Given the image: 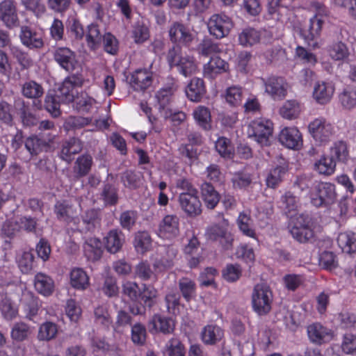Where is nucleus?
I'll return each mask as SVG.
<instances>
[{"label": "nucleus", "instance_id": "obj_1", "mask_svg": "<svg viewBox=\"0 0 356 356\" xmlns=\"http://www.w3.org/2000/svg\"><path fill=\"white\" fill-rule=\"evenodd\" d=\"M122 293L135 304L129 307L134 315L145 314L147 307L150 309L155 305L157 298V291L153 286L143 284L140 287L134 282L123 284Z\"/></svg>", "mask_w": 356, "mask_h": 356}, {"label": "nucleus", "instance_id": "obj_2", "mask_svg": "<svg viewBox=\"0 0 356 356\" xmlns=\"http://www.w3.org/2000/svg\"><path fill=\"white\" fill-rule=\"evenodd\" d=\"M165 58L170 69L176 67L185 77L190 76L197 70V64L193 56L182 55V49L179 46H172L168 50Z\"/></svg>", "mask_w": 356, "mask_h": 356}, {"label": "nucleus", "instance_id": "obj_3", "mask_svg": "<svg viewBox=\"0 0 356 356\" xmlns=\"http://www.w3.org/2000/svg\"><path fill=\"white\" fill-rule=\"evenodd\" d=\"M312 219L306 214H296L291 217L289 227L293 238L300 243H307L314 236L312 229Z\"/></svg>", "mask_w": 356, "mask_h": 356}, {"label": "nucleus", "instance_id": "obj_4", "mask_svg": "<svg viewBox=\"0 0 356 356\" xmlns=\"http://www.w3.org/2000/svg\"><path fill=\"white\" fill-rule=\"evenodd\" d=\"M273 294L270 287L264 284L254 286L252 294V303L254 311L259 316L267 314L271 309Z\"/></svg>", "mask_w": 356, "mask_h": 356}, {"label": "nucleus", "instance_id": "obj_5", "mask_svg": "<svg viewBox=\"0 0 356 356\" xmlns=\"http://www.w3.org/2000/svg\"><path fill=\"white\" fill-rule=\"evenodd\" d=\"M169 38L172 46L189 47L195 39V35L186 24L178 22H172L168 29Z\"/></svg>", "mask_w": 356, "mask_h": 356}, {"label": "nucleus", "instance_id": "obj_6", "mask_svg": "<svg viewBox=\"0 0 356 356\" xmlns=\"http://www.w3.org/2000/svg\"><path fill=\"white\" fill-rule=\"evenodd\" d=\"M337 197L335 186L328 182L316 184L312 193V204L316 207H327L332 204Z\"/></svg>", "mask_w": 356, "mask_h": 356}, {"label": "nucleus", "instance_id": "obj_7", "mask_svg": "<svg viewBox=\"0 0 356 356\" xmlns=\"http://www.w3.org/2000/svg\"><path fill=\"white\" fill-rule=\"evenodd\" d=\"M273 123L270 120H254L248 129V136L261 146H269L273 139Z\"/></svg>", "mask_w": 356, "mask_h": 356}, {"label": "nucleus", "instance_id": "obj_8", "mask_svg": "<svg viewBox=\"0 0 356 356\" xmlns=\"http://www.w3.org/2000/svg\"><path fill=\"white\" fill-rule=\"evenodd\" d=\"M83 83V77L79 74H72L66 77L62 85L56 92L55 96L65 104L72 102L75 99L74 89L81 87Z\"/></svg>", "mask_w": 356, "mask_h": 356}, {"label": "nucleus", "instance_id": "obj_9", "mask_svg": "<svg viewBox=\"0 0 356 356\" xmlns=\"http://www.w3.org/2000/svg\"><path fill=\"white\" fill-rule=\"evenodd\" d=\"M323 24V21L315 15L302 26L298 27L300 35L309 46L315 47L317 45L316 40L320 35Z\"/></svg>", "mask_w": 356, "mask_h": 356}, {"label": "nucleus", "instance_id": "obj_10", "mask_svg": "<svg viewBox=\"0 0 356 356\" xmlns=\"http://www.w3.org/2000/svg\"><path fill=\"white\" fill-rule=\"evenodd\" d=\"M232 27L231 19L225 15L215 14L211 17L208 22L210 34L217 39L227 36Z\"/></svg>", "mask_w": 356, "mask_h": 356}, {"label": "nucleus", "instance_id": "obj_11", "mask_svg": "<svg viewBox=\"0 0 356 356\" xmlns=\"http://www.w3.org/2000/svg\"><path fill=\"white\" fill-rule=\"evenodd\" d=\"M265 86V92L274 100L284 99L287 93L288 85L281 76H270L267 79H261Z\"/></svg>", "mask_w": 356, "mask_h": 356}, {"label": "nucleus", "instance_id": "obj_12", "mask_svg": "<svg viewBox=\"0 0 356 356\" xmlns=\"http://www.w3.org/2000/svg\"><path fill=\"white\" fill-rule=\"evenodd\" d=\"M178 200L181 209L188 217L194 218L202 213V203L197 193H180Z\"/></svg>", "mask_w": 356, "mask_h": 356}, {"label": "nucleus", "instance_id": "obj_13", "mask_svg": "<svg viewBox=\"0 0 356 356\" xmlns=\"http://www.w3.org/2000/svg\"><path fill=\"white\" fill-rule=\"evenodd\" d=\"M54 58L67 72H73L79 66L75 52L67 47L57 48L54 52Z\"/></svg>", "mask_w": 356, "mask_h": 356}, {"label": "nucleus", "instance_id": "obj_14", "mask_svg": "<svg viewBox=\"0 0 356 356\" xmlns=\"http://www.w3.org/2000/svg\"><path fill=\"white\" fill-rule=\"evenodd\" d=\"M0 20L8 29L19 25L17 8L13 0H3L0 3Z\"/></svg>", "mask_w": 356, "mask_h": 356}, {"label": "nucleus", "instance_id": "obj_15", "mask_svg": "<svg viewBox=\"0 0 356 356\" xmlns=\"http://www.w3.org/2000/svg\"><path fill=\"white\" fill-rule=\"evenodd\" d=\"M313 138L319 143L328 141L332 135V127L323 119H316L308 127Z\"/></svg>", "mask_w": 356, "mask_h": 356}, {"label": "nucleus", "instance_id": "obj_16", "mask_svg": "<svg viewBox=\"0 0 356 356\" xmlns=\"http://www.w3.org/2000/svg\"><path fill=\"white\" fill-rule=\"evenodd\" d=\"M159 234L161 237L172 238L179 234V218L176 215L165 216L159 226Z\"/></svg>", "mask_w": 356, "mask_h": 356}, {"label": "nucleus", "instance_id": "obj_17", "mask_svg": "<svg viewBox=\"0 0 356 356\" xmlns=\"http://www.w3.org/2000/svg\"><path fill=\"white\" fill-rule=\"evenodd\" d=\"M307 334L310 341L317 344L329 342L334 337L333 332L321 323H315L307 327Z\"/></svg>", "mask_w": 356, "mask_h": 356}, {"label": "nucleus", "instance_id": "obj_18", "mask_svg": "<svg viewBox=\"0 0 356 356\" xmlns=\"http://www.w3.org/2000/svg\"><path fill=\"white\" fill-rule=\"evenodd\" d=\"M82 149L81 140L78 138L72 137L63 142L59 156L63 161L70 163L74 159V156L80 153Z\"/></svg>", "mask_w": 356, "mask_h": 356}, {"label": "nucleus", "instance_id": "obj_19", "mask_svg": "<svg viewBox=\"0 0 356 356\" xmlns=\"http://www.w3.org/2000/svg\"><path fill=\"white\" fill-rule=\"evenodd\" d=\"M125 242L122 231L113 229L110 230L104 238L105 249L111 254L120 252Z\"/></svg>", "mask_w": 356, "mask_h": 356}, {"label": "nucleus", "instance_id": "obj_20", "mask_svg": "<svg viewBox=\"0 0 356 356\" xmlns=\"http://www.w3.org/2000/svg\"><path fill=\"white\" fill-rule=\"evenodd\" d=\"M174 326V322L171 318L160 314L154 315L147 324L148 330L151 333L161 332L168 334L173 331Z\"/></svg>", "mask_w": 356, "mask_h": 356}, {"label": "nucleus", "instance_id": "obj_21", "mask_svg": "<svg viewBox=\"0 0 356 356\" xmlns=\"http://www.w3.org/2000/svg\"><path fill=\"white\" fill-rule=\"evenodd\" d=\"M279 141L289 149H296L301 145L300 131L295 127H285L280 133Z\"/></svg>", "mask_w": 356, "mask_h": 356}, {"label": "nucleus", "instance_id": "obj_22", "mask_svg": "<svg viewBox=\"0 0 356 356\" xmlns=\"http://www.w3.org/2000/svg\"><path fill=\"white\" fill-rule=\"evenodd\" d=\"M127 79L129 83L136 90H144L152 84V76L146 70H137Z\"/></svg>", "mask_w": 356, "mask_h": 356}, {"label": "nucleus", "instance_id": "obj_23", "mask_svg": "<svg viewBox=\"0 0 356 356\" xmlns=\"http://www.w3.org/2000/svg\"><path fill=\"white\" fill-rule=\"evenodd\" d=\"M185 92L190 101L200 102L206 93L204 81L200 78H193L186 88Z\"/></svg>", "mask_w": 356, "mask_h": 356}, {"label": "nucleus", "instance_id": "obj_24", "mask_svg": "<svg viewBox=\"0 0 356 356\" xmlns=\"http://www.w3.org/2000/svg\"><path fill=\"white\" fill-rule=\"evenodd\" d=\"M201 197L206 207L213 209L219 203L220 195L213 186L208 182H204L200 186Z\"/></svg>", "mask_w": 356, "mask_h": 356}, {"label": "nucleus", "instance_id": "obj_25", "mask_svg": "<svg viewBox=\"0 0 356 356\" xmlns=\"http://www.w3.org/2000/svg\"><path fill=\"white\" fill-rule=\"evenodd\" d=\"M229 69V64L220 58L218 56L213 55L210 60L204 65V74L205 76L213 78L218 74L225 72Z\"/></svg>", "mask_w": 356, "mask_h": 356}, {"label": "nucleus", "instance_id": "obj_26", "mask_svg": "<svg viewBox=\"0 0 356 356\" xmlns=\"http://www.w3.org/2000/svg\"><path fill=\"white\" fill-rule=\"evenodd\" d=\"M19 36L22 44L30 49H40L44 44L40 35L27 26H22Z\"/></svg>", "mask_w": 356, "mask_h": 356}, {"label": "nucleus", "instance_id": "obj_27", "mask_svg": "<svg viewBox=\"0 0 356 356\" xmlns=\"http://www.w3.org/2000/svg\"><path fill=\"white\" fill-rule=\"evenodd\" d=\"M34 287L39 293L49 296L54 292V282L49 275L38 273L35 275Z\"/></svg>", "mask_w": 356, "mask_h": 356}, {"label": "nucleus", "instance_id": "obj_28", "mask_svg": "<svg viewBox=\"0 0 356 356\" xmlns=\"http://www.w3.org/2000/svg\"><path fill=\"white\" fill-rule=\"evenodd\" d=\"M334 90V86L329 83H317L314 88L313 97L321 104H327L330 101Z\"/></svg>", "mask_w": 356, "mask_h": 356}, {"label": "nucleus", "instance_id": "obj_29", "mask_svg": "<svg viewBox=\"0 0 356 356\" xmlns=\"http://www.w3.org/2000/svg\"><path fill=\"white\" fill-rule=\"evenodd\" d=\"M92 158L90 154H86L76 159L74 165V172L76 179L86 176L91 170Z\"/></svg>", "mask_w": 356, "mask_h": 356}, {"label": "nucleus", "instance_id": "obj_30", "mask_svg": "<svg viewBox=\"0 0 356 356\" xmlns=\"http://www.w3.org/2000/svg\"><path fill=\"white\" fill-rule=\"evenodd\" d=\"M223 336L222 330L213 325L205 326L201 332L202 341L207 345H213L219 341Z\"/></svg>", "mask_w": 356, "mask_h": 356}, {"label": "nucleus", "instance_id": "obj_31", "mask_svg": "<svg viewBox=\"0 0 356 356\" xmlns=\"http://www.w3.org/2000/svg\"><path fill=\"white\" fill-rule=\"evenodd\" d=\"M25 148L29 152L30 156H36L42 152H49L47 148L48 142L42 140L38 136L33 135L25 140Z\"/></svg>", "mask_w": 356, "mask_h": 356}, {"label": "nucleus", "instance_id": "obj_32", "mask_svg": "<svg viewBox=\"0 0 356 356\" xmlns=\"http://www.w3.org/2000/svg\"><path fill=\"white\" fill-rule=\"evenodd\" d=\"M86 256L91 261L99 260L102 255V242L97 238L88 239L83 245Z\"/></svg>", "mask_w": 356, "mask_h": 356}, {"label": "nucleus", "instance_id": "obj_33", "mask_svg": "<svg viewBox=\"0 0 356 356\" xmlns=\"http://www.w3.org/2000/svg\"><path fill=\"white\" fill-rule=\"evenodd\" d=\"M337 243L343 252L348 254L355 252L356 251V233L346 232L339 234Z\"/></svg>", "mask_w": 356, "mask_h": 356}, {"label": "nucleus", "instance_id": "obj_34", "mask_svg": "<svg viewBox=\"0 0 356 356\" xmlns=\"http://www.w3.org/2000/svg\"><path fill=\"white\" fill-rule=\"evenodd\" d=\"M314 168L319 174L329 176L335 170L336 161L333 156L323 155L315 162Z\"/></svg>", "mask_w": 356, "mask_h": 356}, {"label": "nucleus", "instance_id": "obj_35", "mask_svg": "<svg viewBox=\"0 0 356 356\" xmlns=\"http://www.w3.org/2000/svg\"><path fill=\"white\" fill-rule=\"evenodd\" d=\"M143 175L133 170H127L121 174L120 180L123 185L129 189H136L141 184Z\"/></svg>", "mask_w": 356, "mask_h": 356}, {"label": "nucleus", "instance_id": "obj_36", "mask_svg": "<svg viewBox=\"0 0 356 356\" xmlns=\"http://www.w3.org/2000/svg\"><path fill=\"white\" fill-rule=\"evenodd\" d=\"M100 199L106 207L115 206L118 204L119 196L118 188L111 184H105L100 193Z\"/></svg>", "mask_w": 356, "mask_h": 356}, {"label": "nucleus", "instance_id": "obj_37", "mask_svg": "<svg viewBox=\"0 0 356 356\" xmlns=\"http://www.w3.org/2000/svg\"><path fill=\"white\" fill-rule=\"evenodd\" d=\"M71 285L77 289H86L89 286V277L82 268H74L70 273Z\"/></svg>", "mask_w": 356, "mask_h": 356}, {"label": "nucleus", "instance_id": "obj_38", "mask_svg": "<svg viewBox=\"0 0 356 356\" xmlns=\"http://www.w3.org/2000/svg\"><path fill=\"white\" fill-rule=\"evenodd\" d=\"M193 117L200 127L204 130L211 129V118L210 111L208 108L199 106L193 111Z\"/></svg>", "mask_w": 356, "mask_h": 356}, {"label": "nucleus", "instance_id": "obj_39", "mask_svg": "<svg viewBox=\"0 0 356 356\" xmlns=\"http://www.w3.org/2000/svg\"><path fill=\"white\" fill-rule=\"evenodd\" d=\"M339 101L341 106L346 110H351L356 106V88L347 87L339 95Z\"/></svg>", "mask_w": 356, "mask_h": 356}, {"label": "nucleus", "instance_id": "obj_40", "mask_svg": "<svg viewBox=\"0 0 356 356\" xmlns=\"http://www.w3.org/2000/svg\"><path fill=\"white\" fill-rule=\"evenodd\" d=\"M177 86L172 84L171 86L160 89L156 93L155 97L159 106V110H164L170 104L174 92L177 90Z\"/></svg>", "mask_w": 356, "mask_h": 356}, {"label": "nucleus", "instance_id": "obj_41", "mask_svg": "<svg viewBox=\"0 0 356 356\" xmlns=\"http://www.w3.org/2000/svg\"><path fill=\"white\" fill-rule=\"evenodd\" d=\"M152 238L147 232L140 231L136 233L134 238V247L138 252L144 253L151 246Z\"/></svg>", "mask_w": 356, "mask_h": 356}, {"label": "nucleus", "instance_id": "obj_42", "mask_svg": "<svg viewBox=\"0 0 356 356\" xmlns=\"http://www.w3.org/2000/svg\"><path fill=\"white\" fill-rule=\"evenodd\" d=\"M74 102V107L79 113H88L92 106L96 103V101L89 97L86 93H81L77 95L73 101Z\"/></svg>", "mask_w": 356, "mask_h": 356}, {"label": "nucleus", "instance_id": "obj_43", "mask_svg": "<svg viewBox=\"0 0 356 356\" xmlns=\"http://www.w3.org/2000/svg\"><path fill=\"white\" fill-rule=\"evenodd\" d=\"M238 40L243 46H252L259 42L260 33L253 28H248L239 34Z\"/></svg>", "mask_w": 356, "mask_h": 356}, {"label": "nucleus", "instance_id": "obj_44", "mask_svg": "<svg viewBox=\"0 0 356 356\" xmlns=\"http://www.w3.org/2000/svg\"><path fill=\"white\" fill-rule=\"evenodd\" d=\"M197 51L200 54L204 56L221 52L218 44L208 38H204L201 42L199 43L197 47Z\"/></svg>", "mask_w": 356, "mask_h": 356}, {"label": "nucleus", "instance_id": "obj_45", "mask_svg": "<svg viewBox=\"0 0 356 356\" xmlns=\"http://www.w3.org/2000/svg\"><path fill=\"white\" fill-rule=\"evenodd\" d=\"M43 93L42 86L34 81H27L22 86V94L27 98L38 99Z\"/></svg>", "mask_w": 356, "mask_h": 356}, {"label": "nucleus", "instance_id": "obj_46", "mask_svg": "<svg viewBox=\"0 0 356 356\" xmlns=\"http://www.w3.org/2000/svg\"><path fill=\"white\" fill-rule=\"evenodd\" d=\"M57 332V325L52 322L47 321L40 325L38 339L40 341H49L56 336Z\"/></svg>", "mask_w": 356, "mask_h": 356}, {"label": "nucleus", "instance_id": "obj_47", "mask_svg": "<svg viewBox=\"0 0 356 356\" xmlns=\"http://www.w3.org/2000/svg\"><path fill=\"white\" fill-rule=\"evenodd\" d=\"M226 102L233 106H238L242 103L243 89L241 87L232 86L226 90Z\"/></svg>", "mask_w": 356, "mask_h": 356}, {"label": "nucleus", "instance_id": "obj_48", "mask_svg": "<svg viewBox=\"0 0 356 356\" xmlns=\"http://www.w3.org/2000/svg\"><path fill=\"white\" fill-rule=\"evenodd\" d=\"M103 36L100 34L97 25L91 24L88 26V31L86 34L88 46L93 50L97 49L102 40Z\"/></svg>", "mask_w": 356, "mask_h": 356}, {"label": "nucleus", "instance_id": "obj_49", "mask_svg": "<svg viewBox=\"0 0 356 356\" xmlns=\"http://www.w3.org/2000/svg\"><path fill=\"white\" fill-rule=\"evenodd\" d=\"M179 289L183 298L189 302L195 293V284L188 277H183L179 281Z\"/></svg>", "mask_w": 356, "mask_h": 356}, {"label": "nucleus", "instance_id": "obj_50", "mask_svg": "<svg viewBox=\"0 0 356 356\" xmlns=\"http://www.w3.org/2000/svg\"><path fill=\"white\" fill-rule=\"evenodd\" d=\"M92 118L81 116L69 117L64 123V129L69 131L71 130L79 129L90 124Z\"/></svg>", "mask_w": 356, "mask_h": 356}, {"label": "nucleus", "instance_id": "obj_51", "mask_svg": "<svg viewBox=\"0 0 356 356\" xmlns=\"http://www.w3.org/2000/svg\"><path fill=\"white\" fill-rule=\"evenodd\" d=\"M30 327L24 323H16L11 331L12 338L17 341H22L31 334Z\"/></svg>", "mask_w": 356, "mask_h": 356}, {"label": "nucleus", "instance_id": "obj_52", "mask_svg": "<svg viewBox=\"0 0 356 356\" xmlns=\"http://www.w3.org/2000/svg\"><path fill=\"white\" fill-rule=\"evenodd\" d=\"M22 300L24 305V309L27 312L26 317L31 319L38 314L39 307L37 299L31 293H26L23 295Z\"/></svg>", "mask_w": 356, "mask_h": 356}, {"label": "nucleus", "instance_id": "obj_53", "mask_svg": "<svg viewBox=\"0 0 356 356\" xmlns=\"http://www.w3.org/2000/svg\"><path fill=\"white\" fill-rule=\"evenodd\" d=\"M95 319L96 323L108 328L112 323V319L108 309L106 306H98L94 310Z\"/></svg>", "mask_w": 356, "mask_h": 356}, {"label": "nucleus", "instance_id": "obj_54", "mask_svg": "<svg viewBox=\"0 0 356 356\" xmlns=\"http://www.w3.org/2000/svg\"><path fill=\"white\" fill-rule=\"evenodd\" d=\"M299 113L298 104L293 100L286 102L280 110V115L289 120L297 118Z\"/></svg>", "mask_w": 356, "mask_h": 356}, {"label": "nucleus", "instance_id": "obj_55", "mask_svg": "<svg viewBox=\"0 0 356 356\" xmlns=\"http://www.w3.org/2000/svg\"><path fill=\"white\" fill-rule=\"evenodd\" d=\"M330 54L331 57L336 60H345L350 54L347 46L341 42L333 44L330 47Z\"/></svg>", "mask_w": 356, "mask_h": 356}, {"label": "nucleus", "instance_id": "obj_56", "mask_svg": "<svg viewBox=\"0 0 356 356\" xmlns=\"http://www.w3.org/2000/svg\"><path fill=\"white\" fill-rule=\"evenodd\" d=\"M216 149L224 158H232L234 152L230 140L226 138H218L216 142Z\"/></svg>", "mask_w": 356, "mask_h": 356}, {"label": "nucleus", "instance_id": "obj_57", "mask_svg": "<svg viewBox=\"0 0 356 356\" xmlns=\"http://www.w3.org/2000/svg\"><path fill=\"white\" fill-rule=\"evenodd\" d=\"M60 102L55 95L48 93L45 97L44 107L54 118L60 115Z\"/></svg>", "mask_w": 356, "mask_h": 356}, {"label": "nucleus", "instance_id": "obj_58", "mask_svg": "<svg viewBox=\"0 0 356 356\" xmlns=\"http://www.w3.org/2000/svg\"><path fill=\"white\" fill-rule=\"evenodd\" d=\"M330 156L336 160L346 161L348 156L347 145L342 141L334 143V145L330 149Z\"/></svg>", "mask_w": 356, "mask_h": 356}, {"label": "nucleus", "instance_id": "obj_59", "mask_svg": "<svg viewBox=\"0 0 356 356\" xmlns=\"http://www.w3.org/2000/svg\"><path fill=\"white\" fill-rule=\"evenodd\" d=\"M136 220L137 213L133 210L125 211L120 216V224L121 227L129 231L134 226Z\"/></svg>", "mask_w": 356, "mask_h": 356}, {"label": "nucleus", "instance_id": "obj_60", "mask_svg": "<svg viewBox=\"0 0 356 356\" xmlns=\"http://www.w3.org/2000/svg\"><path fill=\"white\" fill-rule=\"evenodd\" d=\"M167 308L170 313L177 314L179 313L180 295L178 293L172 292L165 296V298Z\"/></svg>", "mask_w": 356, "mask_h": 356}, {"label": "nucleus", "instance_id": "obj_61", "mask_svg": "<svg viewBox=\"0 0 356 356\" xmlns=\"http://www.w3.org/2000/svg\"><path fill=\"white\" fill-rule=\"evenodd\" d=\"M71 210V207L64 202H57L54 207V211L58 219L65 222H70L72 218Z\"/></svg>", "mask_w": 356, "mask_h": 356}, {"label": "nucleus", "instance_id": "obj_62", "mask_svg": "<svg viewBox=\"0 0 356 356\" xmlns=\"http://www.w3.org/2000/svg\"><path fill=\"white\" fill-rule=\"evenodd\" d=\"M280 0H268V14L270 15L272 19H274L277 22H282V11L284 10V8L280 6Z\"/></svg>", "mask_w": 356, "mask_h": 356}, {"label": "nucleus", "instance_id": "obj_63", "mask_svg": "<svg viewBox=\"0 0 356 356\" xmlns=\"http://www.w3.org/2000/svg\"><path fill=\"white\" fill-rule=\"evenodd\" d=\"M166 350L169 356H185L184 345L177 339H171L166 343Z\"/></svg>", "mask_w": 356, "mask_h": 356}, {"label": "nucleus", "instance_id": "obj_64", "mask_svg": "<svg viewBox=\"0 0 356 356\" xmlns=\"http://www.w3.org/2000/svg\"><path fill=\"white\" fill-rule=\"evenodd\" d=\"M0 309L7 320H12L17 314V310L13 307L11 300L8 298H4L0 302Z\"/></svg>", "mask_w": 356, "mask_h": 356}]
</instances>
